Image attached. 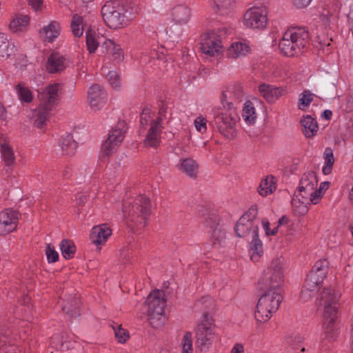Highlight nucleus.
I'll return each instance as SVG.
<instances>
[{"label": "nucleus", "instance_id": "a878e982", "mask_svg": "<svg viewBox=\"0 0 353 353\" xmlns=\"http://www.w3.org/2000/svg\"><path fill=\"white\" fill-rule=\"evenodd\" d=\"M62 310L70 318H75L80 315V301L77 297L70 299H63L61 303Z\"/></svg>", "mask_w": 353, "mask_h": 353}, {"label": "nucleus", "instance_id": "20e7f679", "mask_svg": "<svg viewBox=\"0 0 353 353\" xmlns=\"http://www.w3.org/2000/svg\"><path fill=\"white\" fill-rule=\"evenodd\" d=\"M309 42V33L305 28L292 27L283 34L279 42V49L285 56H297L307 48Z\"/></svg>", "mask_w": 353, "mask_h": 353}, {"label": "nucleus", "instance_id": "4d7b16f0", "mask_svg": "<svg viewBox=\"0 0 353 353\" xmlns=\"http://www.w3.org/2000/svg\"><path fill=\"white\" fill-rule=\"evenodd\" d=\"M108 81L114 89L118 88L120 86V82L119 75L115 71H110L108 74Z\"/></svg>", "mask_w": 353, "mask_h": 353}, {"label": "nucleus", "instance_id": "8fccbe9b", "mask_svg": "<svg viewBox=\"0 0 353 353\" xmlns=\"http://www.w3.org/2000/svg\"><path fill=\"white\" fill-rule=\"evenodd\" d=\"M181 353H193L192 334L186 332L181 340Z\"/></svg>", "mask_w": 353, "mask_h": 353}, {"label": "nucleus", "instance_id": "cd10ccee", "mask_svg": "<svg viewBox=\"0 0 353 353\" xmlns=\"http://www.w3.org/2000/svg\"><path fill=\"white\" fill-rule=\"evenodd\" d=\"M30 18L28 15L15 14L9 24L12 32H24L29 25Z\"/></svg>", "mask_w": 353, "mask_h": 353}, {"label": "nucleus", "instance_id": "58836bf2", "mask_svg": "<svg viewBox=\"0 0 353 353\" xmlns=\"http://www.w3.org/2000/svg\"><path fill=\"white\" fill-rule=\"evenodd\" d=\"M86 46L89 52L94 53L99 45L100 37L95 32L88 29L85 32Z\"/></svg>", "mask_w": 353, "mask_h": 353}, {"label": "nucleus", "instance_id": "7c9ffc66", "mask_svg": "<svg viewBox=\"0 0 353 353\" xmlns=\"http://www.w3.org/2000/svg\"><path fill=\"white\" fill-rule=\"evenodd\" d=\"M212 9L215 12L221 14H228L236 4V0H211Z\"/></svg>", "mask_w": 353, "mask_h": 353}, {"label": "nucleus", "instance_id": "e433bc0d", "mask_svg": "<svg viewBox=\"0 0 353 353\" xmlns=\"http://www.w3.org/2000/svg\"><path fill=\"white\" fill-rule=\"evenodd\" d=\"M329 262L326 259L316 261L310 274H314L320 280H324L327 273Z\"/></svg>", "mask_w": 353, "mask_h": 353}, {"label": "nucleus", "instance_id": "6ab92c4d", "mask_svg": "<svg viewBox=\"0 0 353 353\" xmlns=\"http://www.w3.org/2000/svg\"><path fill=\"white\" fill-rule=\"evenodd\" d=\"M106 94L102 88L98 84L92 85L88 93V99L90 107L97 110L101 108L105 103Z\"/></svg>", "mask_w": 353, "mask_h": 353}, {"label": "nucleus", "instance_id": "5fc2aeb1", "mask_svg": "<svg viewBox=\"0 0 353 353\" xmlns=\"http://www.w3.org/2000/svg\"><path fill=\"white\" fill-rule=\"evenodd\" d=\"M46 254L49 263H54L59 260L58 252L55 250L54 248L52 247L50 244L47 245Z\"/></svg>", "mask_w": 353, "mask_h": 353}, {"label": "nucleus", "instance_id": "052dcab7", "mask_svg": "<svg viewBox=\"0 0 353 353\" xmlns=\"http://www.w3.org/2000/svg\"><path fill=\"white\" fill-rule=\"evenodd\" d=\"M312 0H294V4L296 8H303L307 7Z\"/></svg>", "mask_w": 353, "mask_h": 353}, {"label": "nucleus", "instance_id": "9d476101", "mask_svg": "<svg viewBox=\"0 0 353 353\" xmlns=\"http://www.w3.org/2000/svg\"><path fill=\"white\" fill-rule=\"evenodd\" d=\"M256 214L257 208L256 206H253L239 219L235 227L236 236L241 238H246L250 236L252 237L257 235L259 225L255 221Z\"/></svg>", "mask_w": 353, "mask_h": 353}, {"label": "nucleus", "instance_id": "bf43d9fd", "mask_svg": "<svg viewBox=\"0 0 353 353\" xmlns=\"http://www.w3.org/2000/svg\"><path fill=\"white\" fill-rule=\"evenodd\" d=\"M59 339V336H54L52 339V344H54L55 345V347L56 348H60L62 350H68L69 348V346L68 345L67 343H65L63 342H61V343H56V341H58Z\"/></svg>", "mask_w": 353, "mask_h": 353}, {"label": "nucleus", "instance_id": "e2e57ef3", "mask_svg": "<svg viewBox=\"0 0 353 353\" xmlns=\"http://www.w3.org/2000/svg\"><path fill=\"white\" fill-rule=\"evenodd\" d=\"M28 3L34 10H37L41 6L42 0H28Z\"/></svg>", "mask_w": 353, "mask_h": 353}, {"label": "nucleus", "instance_id": "a19ab883", "mask_svg": "<svg viewBox=\"0 0 353 353\" xmlns=\"http://www.w3.org/2000/svg\"><path fill=\"white\" fill-rule=\"evenodd\" d=\"M71 30L73 35L76 37H80L83 32V19L77 14L72 16L71 21Z\"/></svg>", "mask_w": 353, "mask_h": 353}, {"label": "nucleus", "instance_id": "7ed1b4c3", "mask_svg": "<svg viewBox=\"0 0 353 353\" xmlns=\"http://www.w3.org/2000/svg\"><path fill=\"white\" fill-rule=\"evenodd\" d=\"M150 201L145 196H139L129 203L123 204L125 220L131 228H141L147 224L150 214Z\"/></svg>", "mask_w": 353, "mask_h": 353}, {"label": "nucleus", "instance_id": "4be33fe9", "mask_svg": "<svg viewBox=\"0 0 353 353\" xmlns=\"http://www.w3.org/2000/svg\"><path fill=\"white\" fill-rule=\"evenodd\" d=\"M67 67L65 58L59 52H52L48 58L46 70L49 73H59Z\"/></svg>", "mask_w": 353, "mask_h": 353}, {"label": "nucleus", "instance_id": "774afa93", "mask_svg": "<svg viewBox=\"0 0 353 353\" xmlns=\"http://www.w3.org/2000/svg\"><path fill=\"white\" fill-rule=\"evenodd\" d=\"M262 223H263V226L265 231L266 234L270 235L271 230L270 229V223L268 221L264 219L262 221Z\"/></svg>", "mask_w": 353, "mask_h": 353}, {"label": "nucleus", "instance_id": "b1692460", "mask_svg": "<svg viewBox=\"0 0 353 353\" xmlns=\"http://www.w3.org/2000/svg\"><path fill=\"white\" fill-rule=\"evenodd\" d=\"M0 151L4 164L8 167H13L15 163V155L12 148L6 138H0Z\"/></svg>", "mask_w": 353, "mask_h": 353}, {"label": "nucleus", "instance_id": "37998d69", "mask_svg": "<svg viewBox=\"0 0 353 353\" xmlns=\"http://www.w3.org/2000/svg\"><path fill=\"white\" fill-rule=\"evenodd\" d=\"M211 233V240L212 245L214 246H220L224 242L225 239V232L220 226L215 228L210 231Z\"/></svg>", "mask_w": 353, "mask_h": 353}, {"label": "nucleus", "instance_id": "1a4fd4ad", "mask_svg": "<svg viewBox=\"0 0 353 353\" xmlns=\"http://www.w3.org/2000/svg\"><path fill=\"white\" fill-rule=\"evenodd\" d=\"M164 295L163 291L154 290L148 296L146 300L148 306V321L154 328L161 327L165 322Z\"/></svg>", "mask_w": 353, "mask_h": 353}, {"label": "nucleus", "instance_id": "603ef678", "mask_svg": "<svg viewBox=\"0 0 353 353\" xmlns=\"http://www.w3.org/2000/svg\"><path fill=\"white\" fill-rule=\"evenodd\" d=\"M115 337L119 343H124L129 338L128 332L121 327V325L113 326Z\"/></svg>", "mask_w": 353, "mask_h": 353}, {"label": "nucleus", "instance_id": "bb28decb", "mask_svg": "<svg viewBox=\"0 0 353 353\" xmlns=\"http://www.w3.org/2000/svg\"><path fill=\"white\" fill-rule=\"evenodd\" d=\"M302 131L307 138L313 137L319 130V125L314 118L310 115L303 116L301 120Z\"/></svg>", "mask_w": 353, "mask_h": 353}, {"label": "nucleus", "instance_id": "f257e3e1", "mask_svg": "<svg viewBox=\"0 0 353 353\" xmlns=\"http://www.w3.org/2000/svg\"><path fill=\"white\" fill-rule=\"evenodd\" d=\"M138 13L139 8L133 0H110L101 8L104 22L112 29L128 26Z\"/></svg>", "mask_w": 353, "mask_h": 353}, {"label": "nucleus", "instance_id": "f3484780", "mask_svg": "<svg viewBox=\"0 0 353 353\" xmlns=\"http://www.w3.org/2000/svg\"><path fill=\"white\" fill-rule=\"evenodd\" d=\"M196 336L198 345L201 351L207 350L216 339L214 327L208 323H202L199 325Z\"/></svg>", "mask_w": 353, "mask_h": 353}, {"label": "nucleus", "instance_id": "0e129e2a", "mask_svg": "<svg viewBox=\"0 0 353 353\" xmlns=\"http://www.w3.org/2000/svg\"><path fill=\"white\" fill-rule=\"evenodd\" d=\"M88 200L87 196L83 194H79L77 196V203L80 205H83Z\"/></svg>", "mask_w": 353, "mask_h": 353}, {"label": "nucleus", "instance_id": "de8ad7c7", "mask_svg": "<svg viewBox=\"0 0 353 353\" xmlns=\"http://www.w3.org/2000/svg\"><path fill=\"white\" fill-rule=\"evenodd\" d=\"M212 306L213 300L210 296H204L194 304V307L203 313L210 310Z\"/></svg>", "mask_w": 353, "mask_h": 353}, {"label": "nucleus", "instance_id": "c03bdc74", "mask_svg": "<svg viewBox=\"0 0 353 353\" xmlns=\"http://www.w3.org/2000/svg\"><path fill=\"white\" fill-rule=\"evenodd\" d=\"M16 90L21 101L30 103L32 101V95L30 90L23 83L16 85Z\"/></svg>", "mask_w": 353, "mask_h": 353}, {"label": "nucleus", "instance_id": "2f4dec72", "mask_svg": "<svg viewBox=\"0 0 353 353\" xmlns=\"http://www.w3.org/2000/svg\"><path fill=\"white\" fill-rule=\"evenodd\" d=\"M249 50V46L243 43H234L228 48L227 55L228 57L236 59L246 55Z\"/></svg>", "mask_w": 353, "mask_h": 353}, {"label": "nucleus", "instance_id": "423d86ee", "mask_svg": "<svg viewBox=\"0 0 353 353\" xmlns=\"http://www.w3.org/2000/svg\"><path fill=\"white\" fill-rule=\"evenodd\" d=\"M284 259L282 256L272 259L259 280L260 289L283 292L281 285L284 281Z\"/></svg>", "mask_w": 353, "mask_h": 353}, {"label": "nucleus", "instance_id": "13d9d810", "mask_svg": "<svg viewBox=\"0 0 353 353\" xmlns=\"http://www.w3.org/2000/svg\"><path fill=\"white\" fill-rule=\"evenodd\" d=\"M1 351V353H19L20 352L18 347L14 345H4Z\"/></svg>", "mask_w": 353, "mask_h": 353}, {"label": "nucleus", "instance_id": "f8f14e48", "mask_svg": "<svg viewBox=\"0 0 353 353\" xmlns=\"http://www.w3.org/2000/svg\"><path fill=\"white\" fill-rule=\"evenodd\" d=\"M126 129V123L120 121L110 131L108 139L102 145V151L105 155L110 154L117 148L124 139Z\"/></svg>", "mask_w": 353, "mask_h": 353}, {"label": "nucleus", "instance_id": "72a5a7b5", "mask_svg": "<svg viewBox=\"0 0 353 353\" xmlns=\"http://www.w3.org/2000/svg\"><path fill=\"white\" fill-rule=\"evenodd\" d=\"M154 113L149 108H145L140 117V124L141 129L145 128L147 125L150 127L153 123H157L161 125L162 123V119L158 117L157 119H154Z\"/></svg>", "mask_w": 353, "mask_h": 353}, {"label": "nucleus", "instance_id": "79ce46f5", "mask_svg": "<svg viewBox=\"0 0 353 353\" xmlns=\"http://www.w3.org/2000/svg\"><path fill=\"white\" fill-rule=\"evenodd\" d=\"M60 250L63 257L69 259L74 256L76 247L72 241L63 239L60 243Z\"/></svg>", "mask_w": 353, "mask_h": 353}, {"label": "nucleus", "instance_id": "4468645a", "mask_svg": "<svg viewBox=\"0 0 353 353\" xmlns=\"http://www.w3.org/2000/svg\"><path fill=\"white\" fill-rule=\"evenodd\" d=\"M318 186L316 174L313 171L305 172L301 179L298 195L301 196L305 201L303 203H311L313 194H316L315 188Z\"/></svg>", "mask_w": 353, "mask_h": 353}, {"label": "nucleus", "instance_id": "473e14b6", "mask_svg": "<svg viewBox=\"0 0 353 353\" xmlns=\"http://www.w3.org/2000/svg\"><path fill=\"white\" fill-rule=\"evenodd\" d=\"M263 253V243L259 239L258 234L252 236L250 242V259L254 262L259 261Z\"/></svg>", "mask_w": 353, "mask_h": 353}, {"label": "nucleus", "instance_id": "338daca9", "mask_svg": "<svg viewBox=\"0 0 353 353\" xmlns=\"http://www.w3.org/2000/svg\"><path fill=\"white\" fill-rule=\"evenodd\" d=\"M30 298L28 296H25L23 298V300H22V305H26L27 307H25L24 309H21V310H23L24 312H26L28 311V310L29 309V306L28 305V303H30Z\"/></svg>", "mask_w": 353, "mask_h": 353}, {"label": "nucleus", "instance_id": "09e8293b", "mask_svg": "<svg viewBox=\"0 0 353 353\" xmlns=\"http://www.w3.org/2000/svg\"><path fill=\"white\" fill-rule=\"evenodd\" d=\"M14 52V46L5 40L0 41V57L9 58Z\"/></svg>", "mask_w": 353, "mask_h": 353}, {"label": "nucleus", "instance_id": "ddd939ff", "mask_svg": "<svg viewBox=\"0 0 353 353\" xmlns=\"http://www.w3.org/2000/svg\"><path fill=\"white\" fill-rule=\"evenodd\" d=\"M268 12L265 7H252L243 16V24L250 28H263L268 22Z\"/></svg>", "mask_w": 353, "mask_h": 353}, {"label": "nucleus", "instance_id": "c9c22d12", "mask_svg": "<svg viewBox=\"0 0 353 353\" xmlns=\"http://www.w3.org/2000/svg\"><path fill=\"white\" fill-rule=\"evenodd\" d=\"M101 47L105 48L107 53L112 55L114 59L121 61L123 57L121 47L110 39H106Z\"/></svg>", "mask_w": 353, "mask_h": 353}, {"label": "nucleus", "instance_id": "412c9836", "mask_svg": "<svg viewBox=\"0 0 353 353\" xmlns=\"http://www.w3.org/2000/svg\"><path fill=\"white\" fill-rule=\"evenodd\" d=\"M162 125L157 123H153L149 127L143 145L147 148H157L161 142Z\"/></svg>", "mask_w": 353, "mask_h": 353}, {"label": "nucleus", "instance_id": "c85d7f7f", "mask_svg": "<svg viewBox=\"0 0 353 353\" xmlns=\"http://www.w3.org/2000/svg\"><path fill=\"white\" fill-rule=\"evenodd\" d=\"M61 154L64 156L71 157L74 154L77 148V143L71 134H67L60 141Z\"/></svg>", "mask_w": 353, "mask_h": 353}, {"label": "nucleus", "instance_id": "6e6d98bb", "mask_svg": "<svg viewBox=\"0 0 353 353\" xmlns=\"http://www.w3.org/2000/svg\"><path fill=\"white\" fill-rule=\"evenodd\" d=\"M207 119L202 117H199L194 120V125L197 131L201 133H205L207 130Z\"/></svg>", "mask_w": 353, "mask_h": 353}, {"label": "nucleus", "instance_id": "aec40b11", "mask_svg": "<svg viewBox=\"0 0 353 353\" xmlns=\"http://www.w3.org/2000/svg\"><path fill=\"white\" fill-rule=\"evenodd\" d=\"M323 281L316 277L314 274H309L305 279L303 288L301 292V299L304 301L310 299L315 294L319 285Z\"/></svg>", "mask_w": 353, "mask_h": 353}, {"label": "nucleus", "instance_id": "dca6fc26", "mask_svg": "<svg viewBox=\"0 0 353 353\" xmlns=\"http://www.w3.org/2000/svg\"><path fill=\"white\" fill-rule=\"evenodd\" d=\"M243 97L244 92L241 85H231L223 92L221 94V105L223 108H228V110H234L235 105L243 101Z\"/></svg>", "mask_w": 353, "mask_h": 353}, {"label": "nucleus", "instance_id": "6e6552de", "mask_svg": "<svg viewBox=\"0 0 353 353\" xmlns=\"http://www.w3.org/2000/svg\"><path fill=\"white\" fill-rule=\"evenodd\" d=\"M263 294L259 299L254 313L257 321L265 323L276 312L283 301L281 291L263 290Z\"/></svg>", "mask_w": 353, "mask_h": 353}, {"label": "nucleus", "instance_id": "49530a36", "mask_svg": "<svg viewBox=\"0 0 353 353\" xmlns=\"http://www.w3.org/2000/svg\"><path fill=\"white\" fill-rule=\"evenodd\" d=\"M314 94L310 90H305L300 94L298 107L301 110L307 108L313 100Z\"/></svg>", "mask_w": 353, "mask_h": 353}, {"label": "nucleus", "instance_id": "a18cd8bd", "mask_svg": "<svg viewBox=\"0 0 353 353\" xmlns=\"http://www.w3.org/2000/svg\"><path fill=\"white\" fill-rule=\"evenodd\" d=\"M324 159L325 165L323 168V172L325 174H328L331 172L334 162V158L331 148H325L324 152Z\"/></svg>", "mask_w": 353, "mask_h": 353}, {"label": "nucleus", "instance_id": "f03ea898", "mask_svg": "<svg viewBox=\"0 0 353 353\" xmlns=\"http://www.w3.org/2000/svg\"><path fill=\"white\" fill-rule=\"evenodd\" d=\"M59 89L60 85L54 83L48 85L39 94L40 103L31 117L37 128L43 129L46 125L54 108L58 103Z\"/></svg>", "mask_w": 353, "mask_h": 353}, {"label": "nucleus", "instance_id": "f704fd0d", "mask_svg": "<svg viewBox=\"0 0 353 353\" xmlns=\"http://www.w3.org/2000/svg\"><path fill=\"white\" fill-rule=\"evenodd\" d=\"M43 30L46 36V41L52 42L60 34L61 27L57 21H53L44 27Z\"/></svg>", "mask_w": 353, "mask_h": 353}, {"label": "nucleus", "instance_id": "864d4df0", "mask_svg": "<svg viewBox=\"0 0 353 353\" xmlns=\"http://www.w3.org/2000/svg\"><path fill=\"white\" fill-rule=\"evenodd\" d=\"M205 223L211 230L219 226V218L215 214H208L205 218Z\"/></svg>", "mask_w": 353, "mask_h": 353}, {"label": "nucleus", "instance_id": "39448f33", "mask_svg": "<svg viewBox=\"0 0 353 353\" xmlns=\"http://www.w3.org/2000/svg\"><path fill=\"white\" fill-rule=\"evenodd\" d=\"M340 294L332 288H325L317 299L318 310H323V326L327 334L334 330Z\"/></svg>", "mask_w": 353, "mask_h": 353}, {"label": "nucleus", "instance_id": "3c124183", "mask_svg": "<svg viewBox=\"0 0 353 353\" xmlns=\"http://www.w3.org/2000/svg\"><path fill=\"white\" fill-rule=\"evenodd\" d=\"M329 185L330 183L325 181L321 183L319 188L318 186L316 187V188H315V192H316V194H313L312 199H311L312 203L317 204L319 203L325 191L328 188Z\"/></svg>", "mask_w": 353, "mask_h": 353}, {"label": "nucleus", "instance_id": "5701e85b", "mask_svg": "<svg viewBox=\"0 0 353 353\" xmlns=\"http://www.w3.org/2000/svg\"><path fill=\"white\" fill-rule=\"evenodd\" d=\"M170 14L172 21L181 26L189 21L191 16V10L188 5L179 4L172 9Z\"/></svg>", "mask_w": 353, "mask_h": 353}, {"label": "nucleus", "instance_id": "ea45409f", "mask_svg": "<svg viewBox=\"0 0 353 353\" xmlns=\"http://www.w3.org/2000/svg\"><path fill=\"white\" fill-rule=\"evenodd\" d=\"M242 117L248 125L254 123L256 121V114L255 112V109L252 103L250 101L245 102L244 104Z\"/></svg>", "mask_w": 353, "mask_h": 353}, {"label": "nucleus", "instance_id": "2eb2a0df", "mask_svg": "<svg viewBox=\"0 0 353 353\" xmlns=\"http://www.w3.org/2000/svg\"><path fill=\"white\" fill-rule=\"evenodd\" d=\"M19 214L12 208H6L0 212V236H6L16 230Z\"/></svg>", "mask_w": 353, "mask_h": 353}, {"label": "nucleus", "instance_id": "a211bd4d", "mask_svg": "<svg viewBox=\"0 0 353 353\" xmlns=\"http://www.w3.org/2000/svg\"><path fill=\"white\" fill-rule=\"evenodd\" d=\"M259 91L264 99L269 103H274L282 96L287 94L284 87H276L272 85L263 83L259 86Z\"/></svg>", "mask_w": 353, "mask_h": 353}, {"label": "nucleus", "instance_id": "9b49d317", "mask_svg": "<svg viewBox=\"0 0 353 353\" xmlns=\"http://www.w3.org/2000/svg\"><path fill=\"white\" fill-rule=\"evenodd\" d=\"M227 34L225 28L220 29L218 32L211 31L205 34L201 42V52L210 57L219 54L222 50L221 39Z\"/></svg>", "mask_w": 353, "mask_h": 353}, {"label": "nucleus", "instance_id": "69168bd1", "mask_svg": "<svg viewBox=\"0 0 353 353\" xmlns=\"http://www.w3.org/2000/svg\"><path fill=\"white\" fill-rule=\"evenodd\" d=\"M231 353H243V347L241 344H236L232 348Z\"/></svg>", "mask_w": 353, "mask_h": 353}, {"label": "nucleus", "instance_id": "680f3d73", "mask_svg": "<svg viewBox=\"0 0 353 353\" xmlns=\"http://www.w3.org/2000/svg\"><path fill=\"white\" fill-rule=\"evenodd\" d=\"M72 168L70 166H65L62 170L63 177L65 179H69L72 176Z\"/></svg>", "mask_w": 353, "mask_h": 353}, {"label": "nucleus", "instance_id": "4c0bfd02", "mask_svg": "<svg viewBox=\"0 0 353 353\" xmlns=\"http://www.w3.org/2000/svg\"><path fill=\"white\" fill-rule=\"evenodd\" d=\"M199 165L192 159H185L181 161V170L190 177H196Z\"/></svg>", "mask_w": 353, "mask_h": 353}, {"label": "nucleus", "instance_id": "c756f323", "mask_svg": "<svg viewBox=\"0 0 353 353\" xmlns=\"http://www.w3.org/2000/svg\"><path fill=\"white\" fill-rule=\"evenodd\" d=\"M276 189V180L274 176L270 175L263 179L258 188L259 194L262 196H266L272 194Z\"/></svg>", "mask_w": 353, "mask_h": 353}, {"label": "nucleus", "instance_id": "393cba45", "mask_svg": "<svg viewBox=\"0 0 353 353\" xmlns=\"http://www.w3.org/2000/svg\"><path fill=\"white\" fill-rule=\"evenodd\" d=\"M111 234V230L106 225H100L92 228L90 238L92 243L100 245L105 243Z\"/></svg>", "mask_w": 353, "mask_h": 353}, {"label": "nucleus", "instance_id": "0eeeda50", "mask_svg": "<svg viewBox=\"0 0 353 353\" xmlns=\"http://www.w3.org/2000/svg\"><path fill=\"white\" fill-rule=\"evenodd\" d=\"M214 119L212 126L221 135L228 139H233L237 134L236 125L239 121L237 114L234 110H228L223 106L215 108L212 110Z\"/></svg>", "mask_w": 353, "mask_h": 353}]
</instances>
